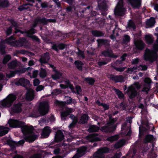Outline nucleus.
Returning <instances> with one entry per match:
<instances>
[{
    "mask_svg": "<svg viewBox=\"0 0 158 158\" xmlns=\"http://www.w3.org/2000/svg\"><path fill=\"white\" fill-rule=\"evenodd\" d=\"M122 155V153L120 152L118 153H116L111 158H120Z\"/></svg>",
    "mask_w": 158,
    "mask_h": 158,
    "instance_id": "63",
    "label": "nucleus"
},
{
    "mask_svg": "<svg viewBox=\"0 0 158 158\" xmlns=\"http://www.w3.org/2000/svg\"><path fill=\"white\" fill-rule=\"evenodd\" d=\"M9 5V3L8 0H0V7L7 8Z\"/></svg>",
    "mask_w": 158,
    "mask_h": 158,
    "instance_id": "36",
    "label": "nucleus"
},
{
    "mask_svg": "<svg viewBox=\"0 0 158 158\" xmlns=\"http://www.w3.org/2000/svg\"><path fill=\"white\" fill-rule=\"evenodd\" d=\"M84 80L91 85H93L95 82V80L92 77H86Z\"/></svg>",
    "mask_w": 158,
    "mask_h": 158,
    "instance_id": "46",
    "label": "nucleus"
},
{
    "mask_svg": "<svg viewBox=\"0 0 158 158\" xmlns=\"http://www.w3.org/2000/svg\"><path fill=\"white\" fill-rule=\"evenodd\" d=\"M86 150V148L84 146L80 147L77 150V153L72 158H79L85 154Z\"/></svg>",
    "mask_w": 158,
    "mask_h": 158,
    "instance_id": "16",
    "label": "nucleus"
},
{
    "mask_svg": "<svg viewBox=\"0 0 158 158\" xmlns=\"http://www.w3.org/2000/svg\"><path fill=\"white\" fill-rule=\"evenodd\" d=\"M110 149L106 147L99 148L94 155L93 158H105L104 153L109 152Z\"/></svg>",
    "mask_w": 158,
    "mask_h": 158,
    "instance_id": "8",
    "label": "nucleus"
},
{
    "mask_svg": "<svg viewBox=\"0 0 158 158\" xmlns=\"http://www.w3.org/2000/svg\"><path fill=\"white\" fill-rule=\"evenodd\" d=\"M119 136L118 135H114L108 137L107 139V140L110 142H113L117 140Z\"/></svg>",
    "mask_w": 158,
    "mask_h": 158,
    "instance_id": "45",
    "label": "nucleus"
},
{
    "mask_svg": "<svg viewBox=\"0 0 158 158\" xmlns=\"http://www.w3.org/2000/svg\"><path fill=\"white\" fill-rule=\"evenodd\" d=\"M125 141L123 139L120 140L117 142L114 145V148L116 149L120 148L124 145Z\"/></svg>",
    "mask_w": 158,
    "mask_h": 158,
    "instance_id": "34",
    "label": "nucleus"
},
{
    "mask_svg": "<svg viewBox=\"0 0 158 158\" xmlns=\"http://www.w3.org/2000/svg\"><path fill=\"white\" fill-rule=\"evenodd\" d=\"M8 21L11 24V26L13 27H18V24L17 22L15 20L13 19H9Z\"/></svg>",
    "mask_w": 158,
    "mask_h": 158,
    "instance_id": "50",
    "label": "nucleus"
},
{
    "mask_svg": "<svg viewBox=\"0 0 158 158\" xmlns=\"http://www.w3.org/2000/svg\"><path fill=\"white\" fill-rule=\"evenodd\" d=\"M41 154L39 153H36L31 155L30 156L29 158H41Z\"/></svg>",
    "mask_w": 158,
    "mask_h": 158,
    "instance_id": "58",
    "label": "nucleus"
},
{
    "mask_svg": "<svg viewBox=\"0 0 158 158\" xmlns=\"http://www.w3.org/2000/svg\"><path fill=\"white\" fill-rule=\"evenodd\" d=\"M39 75L40 77L42 78H45L47 76V73L45 69L41 68L40 72Z\"/></svg>",
    "mask_w": 158,
    "mask_h": 158,
    "instance_id": "43",
    "label": "nucleus"
},
{
    "mask_svg": "<svg viewBox=\"0 0 158 158\" xmlns=\"http://www.w3.org/2000/svg\"><path fill=\"white\" fill-rule=\"evenodd\" d=\"M98 7L99 9L101 10V13L103 16H106L107 14L106 4L105 1L103 0H98Z\"/></svg>",
    "mask_w": 158,
    "mask_h": 158,
    "instance_id": "11",
    "label": "nucleus"
},
{
    "mask_svg": "<svg viewBox=\"0 0 158 158\" xmlns=\"http://www.w3.org/2000/svg\"><path fill=\"white\" fill-rule=\"evenodd\" d=\"M115 120L114 118L110 119V121L107 123L104 126L101 127V131L103 132L106 133H112L116 129L117 125H113L115 122Z\"/></svg>",
    "mask_w": 158,
    "mask_h": 158,
    "instance_id": "5",
    "label": "nucleus"
},
{
    "mask_svg": "<svg viewBox=\"0 0 158 158\" xmlns=\"http://www.w3.org/2000/svg\"><path fill=\"white\" fill-rule=\"evenodd\" d=\"M92 35L95 37H102L104 35V33L102 31L93 30L91 31Z\"/></svg>",
    "mask_w": 158,
    "mask_h": 158,
    "instance_id": "30",
    "label": "nucleus"
},
{
    "mask_svg": "<svg viewBox=\"0 0 158 158\" xmlns=\"http://www.w3.org/2000/svg\"><path fill=\"white\" fill-rule=\"evenodd\" d=\"M18 65V61L16 60H12L8 64V68L11 69H15Z\"/></svg>",
    "mask_w": 158,
    "mask_h": 158,
    "instance_id": "29",
    "label": "nucleus"
},
{
    "mask_svg": "<svg viewBox=\"0 0 158 158\" xmlns=\"http://www.w3.org/2000/svg\"><path fill=\"white\" fill-rule=\"evenodd\" d=\"M102 54L104 57H108L115 59L117 57V56L114 55L112 50L110 48L106 49L102 52Z\"/></svg>",
    "mask_w": 158,
    "mask_h": 158,
    "instance_id": "15",
    "label": "nucleus"
},
{
    "mask_svg": "<svg viewBox=\"0 0 158 158\" xmlns=\"http://www.w3.org/2000/svg\"><path fill=\"white\" fill-rule=\"evenodd\" d=\"M56 22V20L55 19H47L44 17L42 18H39L36 19L31 27H33L34 28L36 27L39 23L43 24L44 25H47L48 22L55 23Z\"/></svg>",
    "mask_w": 158,
    "mask_h": 158,
    "instance_id": "7",
    "label": "nucleus"
},
{
    "mask_svg": "<svg viewBox=\"0 0 158 158\" xmlns=\"http://www.w3.org/2000/svg\"><path fill=\"white\" fill-rule=\"evenodd\" d=\"M132 7L139 9L141 5V0H127Z\"/></svg>",
    "mask_w": 158,
    "mask_h": 158,
    "instance_id": "19",
    "label": "nucleus"
},
{
    "mask_svg": "<svg viewBox=\"0 0 158 158\" xmlns=\"http://www.w3.org/2000/svg\"><path fill=\"white\" fill-rule=\"evenodd\" d=\"M3 41V40H2L0 43V52L2 54H4L6 53L5 51L6 46L4 44L6 43V42Z\"/></svg>",
    "mask_w": 158,
    "mask_h": 158,
    "instance_id": "35",
    "label": "nucleus"
},
{
    "mask_svg": "<svg viewBox=\"0 0 158 158\" xmlns=\"http://www.w3.org/2000/svg\"><path fill=\"white\" fill-rule=\"evenodd\" d=\"M67 45L62 43H61L58 44L59 49L63 50L67 47Z\"/></svg>",
    "mask_w": 158,
    "mask_h": 158,
    "instance_id": "55",
    "label": "nucleus"
},
{
    "mask_svg": "<svg viewBox=\"0 0 158 158\" xmlns=\"http://www.w3.org/2000/svg\"><path fill=\"white\" fill-rule=\"evenodd\" d=\"M49 106L48 102L46 101L41 102L40 103L38 111L40 114L39 115L38 113L35 114H32L31 117H33L37 118L40 116H43L46 114L48 112Z\"/></svg>",
    "mask_w": 158,
    "mask_h": 158,
    "instance_id": "4",
    "label": "nucleus"
},
{
    "mask_svg": "<svg viewBox=\"0 0 158 158\" xmlns=\"http://www.w3.org/2000/svg\"><path fill=\"white\" fill-rule=\"evenodd\" d=\"M23 103L21 102H19L17 103L14 104L11 108V111L14 113H19L22 110Z\"/></svg>",
    "mask_w": 158,
    "mask_h": 158,
    "instance_id": "13",
    "label": "nucleus"
},
{
    "mask_svg": "<svg viewBox=\"0 0 158 158\" xmlns=\"http://www.w3.org/2000/svg\"><path fill=\"white\" fill-rule=\"evenodd\" d=\"M15 39L13 35L3 40V42H6V43L14 47H21L23 46L26 43V40L24 38H22L19 40L12 41Z\"/></svg>",
    "mask_w": 158,
    "mask_h": 158,
    "instance_id": "3",
    "label": "nucleus"
},
{
    "mask_svg": "<svg viewBox=\"0 0 158 158\" xmlns=\"http://www.w3.org/2000/svg\"><path fill=\"white\" fill-rule=\"evenodd\" d=\"M100 129V128L96 125H92L90 126L88 130L89 132H98Z\"/></svg>",
    "mask_w": 158,
    "mask_h": 158,
    "instance_id": "31",
    "label": "nucleus"
},
{
    "mask_svg": "<svg viewBox=\"0 0 158 158\" xmlns=\"http://www.w3.org/2000/svg\"><path fill=\"white\" fill-rule=\"evenodd\" d=\"M158 52V44H155L153 46V50H150L147 48L143 55L144 60L146 61H149L152 63L156 61L158 58L157 52Z\"/></svg>",
    "mask_w": 158,
    "mask_h": 158,
    "instance_id": "2",
    "label": "nucleus"
},
{
    "mask_svg": "<svg viewBox=\"0 0 158 158\" xmlns=\"http://www.w3.org/2000/svg\"><path fill=\"white\" fill-rule=\"evenodd\" d=\"M34 98V94L33 91L29 89L27 90L26 94V99L28 101H32Z\"/></svg>",
    "mask_w": 158,
    "mask_h": 158,
    "instance_id": "27",
    "label": "nucleus"
},
{
    "mask_svg": "<svg viewBox=\"0 0 158 158\" xmlns=\"http://www.w3.org/2000/svg\"><path fill=\"white\" fill-rule=\"evenodd\" d=\"M96 103L99 106H102L104 108L105 110H108L109 109V106L105 103L101 102L99 100H97L96 102Z\"/></svg>",
    "mask_w": 158,
    "mask_h": 158,
    "instance_id": "41",
    "label": "nucleus"
},
{
    "mask_svg": "<svg viewBox=\"0 0 158 158\" xmlns=\"http://www.w3.org/2000/svg\"><path fill=\"white\" fill-rule=\"evenodd\" d=\"M50 59L49 52H46L41 56L39 61L41 64H46L48 63Z\"/></svg>",
    "mask_w": 158,
    "mask_h": 158,
    "instance_id": "14",
    "label": "nucleus"
},
{
    "mask_svg": "<svg viewBox=\"0 0 158 158\" xmlns=\"http://www.w3.org/2000/svg\"><path fill=\"white\" fill-rule=\"evenodd\" d=\"M124 12V10L123 7H117L114 10V13L116 15L123 16Z\"/></svg>",
    "mask_w": 158,
    "mask_h": 158,
    "instance_id": "26",
    "label": "nucleus"
},
{
    "mask_svg": "<svg viewBox=\"0 0 158 158\" xmlns=\"http://www.w3.org/2000/svg\"><path fill=\"white\" fill-rule=\"evenodd\" d=\"M11 56L10 55H6L4 56L2 60V63L4 64H6L11 59Z\"/></svg>",
    "mask_w": 158,
    "mask_h": 158,
    "instance_id": "49",
    "label": "nucleus"
},
{
    "mask_svg": "<svg viewBox=\"0 0 158 158\" xmlns=\"http://www.w3.org/2000/svg\"><path fill=\"white\" fill-rule=\"evenodd\" d=\"M155 139L153 135L151 134L146 135L143 139V142L144 143H152Z\"/></svg>",
    "mask_w": 158,
    "mask_h": 158,
    "instance_id": "20",
    "label": "nucleus"
},
{
    "mask_svg": "<svg viewBox=\"0 0 158 158\" xmlns=\"http://www.w3.org/2000/svg\"><path fill=\"white\" fill-rule=\"evenodd\" d=\"M98 134H93L88 135L87 136V139L90 142H97L101 140V139L97 137Z\"/></svg>",
    "mask_w": 158,
    "mask_h": 158,
    "instance_id": "24",
    "label": "nucleus"
},
{
    "mask_svg": "<svg viewBox=\"0 0 158 158\" xmlns=\"http://www.w3.org/2000/svg\"><path fill=\"white\" fill-rule=\"evenodd\" d=\"M130 92V94L129 97L131 99L134 98L136 96L138 93L136 90L135 89H133L132 87H130L128 88L127 91V94Z\"/></svg>",
    "mask_w": 158,
    "mask_h": 158,
    "instance_id": "23",
    "label": "nucleus"
},
{
    "mask_svg": "<svg viewBox=\"0 0 158 158\" xmlns=\"http://www.w3.org/2000/svg\"><path fill=\"white\" fill-rule=\"evenodd\" d=\"M26 71V69L25 68H22L18 69H15V72L16 74H21L24 73Z\"/></svg>",
    "mask_w": 158,
    "mask_h": 158,
    "instance_id": "53",
    "label": "nucleus"
},
{
    "mask_svg": "<svg viewBox=\"0 0 158 158\" xmlns=\"http://www.w3.org/2000/svg\"><path fill=\"white\" fill-rule=\"evenodd\" d=\"M8 123L11 127L21 128L23 134L24 139L26 142L32 143L38 137V134L35 133L33 131L34 128L33 127L25 125L24 122L18 120L10 119L8 121Z\"/></svg>",
    "mask_w": 158,
    "mask_h": 158,
    "instance_id": "1",
    "label": "nucleus"
},
{
    "mask_svg": "<svg viewBox=\"0 0 158 158\" xmlns=\"http://www.w3.org/2000/svg\"><path fill=\"white\" fill-rule=\"evenodd\" d=\"M107 64V62L104 60V61H99L98 62V65L100 66L104 65H105Z\"/></svg>",
    "mask_w": 158,
    "mask_h": 158,
    "instance_id": "64",
    "label": "nucleus"
},
{
    "mask_svg": "<svg viewBox=\"0 0 158 158\" xmlns=\"http://www.w3.org/2000/svg\"><path fill=\"white\" fill-rule=\"evenodd\" d=\"M97 41L98 43V46L99 47H101L103 45L107 46L109 44V42L106 39H98Z\"/></svg>",
    "mask_w": 158,
    "mask_h": 158,
    "instance_id": "28",
    "label": "nucleus"
},
{
    "mask_svg": "<svg viewBox=\"0 0 158 158\" xmlns=\"http://www.w3.org/2000/svg\"><path fill=\"white\" fill-rule=\"evenodd\" d=\"M130 37L129 35H125L123 39L122 43L123 44H127L130 42Z\"/></svg>",
    "mask_w": 158,
    "mask_h": 158,
    "instance_id": "42",
    "label": "nucleus"
},
{
    "mask_svg": "<svg viewBox=\"0 0 158 158\" xmlns=\"http://www.w3.org/2000/svg\"><path fill=\"white\" fill-rule=\"evenodd\" d=\"M92 7H91L90 6H87L86 7L84 8L82 10H81V12L82 13H84L85 11H86L87 10H88L89 11H90V10H91V8H92Z\"/></svg>",
    "mask_w": 158,
    "mask_h": 158,
    "instance_id": "62",
    "label": "nucleus"
},
{
    "mask_svg": "<svg viewBox=\"0 0 158 158\" xmlns=\"http://www.w3.org/2000/svg\"><path fill=\"white\" fill-rule=\"evenodd\" d=\"M61 93V91L59 89H56L54 90L52 93V94L55 95H57V94H60Z\"/></svg>",
    "mask_w": 158,
    "mask_h": 158,
    "instance_id": "60",
    "label": "nucleus"
},
{
    "mask_svg": "<svg viewBox=\"0 0 158 158\" xmlns=\"http://www.w3.org/2000/svg\"><path fill=\"white\" fill-rule=\"evenodd\" d=\"M89 118L88 115L86 114H83L81 117L78 123L81 124H85L87 123Z\"/></svg>",
    "mask_w": 158,
    "mask_h": 158,
    "instance_id": "25",
    "label": "nucleus"
},
{
    "mask_svg": "<svg viewBox=\"0 0 158 158\" xmlns=\"http://www.w3.org/2000/svg\"><path fill=\"white\" fill-rule=\"evenodd\" d=\"M29 38L31 39L33 41H35L37 42H40V40L38 37L37 36L35 35H33L32 36H29Z\"/></svg>",
    "mask_w": 158,
    "mask_h": 158,
    "instance_id": "56",
    "label": "nucleus"
},
{
    "mask_svg": "<svg viewBox=\"0 0 158 158\" xmlns=\"http://www.w3.org/2000/svg\"><path fill=\"white\" fill-rule=\"evenodd\" d=\"M72 112V109L71 108H68L65 111L60 112V116L62 120L66 119L68 116Z\"/></svg>",
    "mask_w": 158,
    "mask_h": 158,
    "instance_id": "21",
    "label": "nucleus"
},
{
    "mask_svg": "<svg viewBox=\"0 0 158 158\" xmlns=\"http://www.w3.org/2000/svg\"><path fill=\"white\" fill-rule=\"evenodd\" d=\"M64 138V136L62 131L58 130L56 132L54 137V140L56 142H59L62 141Z\"/></svg>",
    "mask_w": 158,
    "mask_h": 158,
    "instance_id": "17",
    "label": "nucleus"
},
{
    "mask_svg": "<svg viewBox=\"0 0 158 158\" xmlns=\"http://www.w3.org/2000/svg\"><path fill=\"white\" fill-rule=\"evenodd\" d=\"M2 130L4 133L3 135H6L7 134L9 131V128H5L3 126H0V131Z\"/></svg>",
    "mask_w": 158,
    "mask_h": 158,
    "instance_id": "54",
    "label": "nucleus"
},
{
    "mask_svg": "<svg viewBox=\"0 0 158 158\" xmlns=\"http://www.w3.org/2000/svg\"><path fill=\"white\" fill-rule=\"evenodd\" d=\"M75 88L76 90V93L78 94H80V93L82 91L81 88V87L78 85L76 86Z\"/></svg>",
    "mask_w": 158,
    "mask_h": 158,
    "instance_id": "59",
    "label": "nucleus"
},
{
    "mask_svg": "<svg viewBox=\"0 0 158 158\" xmlns=\"http://www.w3.org/2000/svg\"><path fill=\"white\" fill-rule=\"evenodd\" d=\"M127 26L129 28H132L133 29L136 28V26L134 22L131 19L127 23Z\"/></svg>",
    "mask_w": 158,
    "mask_h": 158,
    "instance_id": "47",
    "label": "nucleus"
},
{
    "mask_svg": "<svg viewBox=\"0 0 158 158\" xmlns=\"http://www.w3.org/2000/svg\"><path fill=\"white\" fill-rule=\"evenodd\" d=\"M54 74L52 75V77L54 80H56L57 79L60 78L62 75V73L60 72L58 70Z\"/></svg>",
    "mask_w": 158,
    "mask_h": 158,
    "instance_id": "38",
    "label": "nucleus"
},
{
    "mask_svg": "<svg viewBox=\"0 0 158 158\" xmlns=\"http://www.w3.org/2000/svg\"><path fill=\"white\" fill-rule=\"evenodd\" d=\"M41 6L43 8H47L48 7V3L46 2H42L41 3Z\"/></svg>",
    "mask_w": 158,
    "mask_h": 158,
    "instance_id": "61",
    "label": "nucleus"
},
{
    "mask_svg": "<svg viewBox=\"0 0 158 158\" xmlns=\"http://www.w3.org/2000/svg\"><path fill=\"white\" fill-rule=\"evenodd\" d=\"M113 90L115 91L116 94L118 96V98L121 99H124V95L122 92L118 89L114 88Z\"/></svg>",
    "mask_w": 158,
    "mask_h": 158,
    "instance_id": "37",
    "label": "nucleus"
},
{
    "mask_svg": "<svg viewBox=\"0 0 158 158\" xmlns=\"http://www.w3.org/2000/svg\"><path fill=\"white\" fill-rule=\"evenodd\" d=\"M26 32L27 36L29 38V36H32L33 34L36 32V30L33 27H31L29 30H27Z\"/></svg>",
    "mask_w": 158,
    "mask_h": 158,
    "instance_id": "39",
    "label": "nucleus"
},
{
    "mask_svg": "<svg viewBox=\"0 0 158 158\" xmlns=\"http://www.w3.org/2000/svg\"><path fill=\"white\" fill-rule=\"evenodd\" d=\"M74 64L76 66L77 68L80 71H82L83 69V65L84 64L83 62L79 60H75Z\"/></svg>",
    "mask_w": 158,
    "mask_h": 158,
    "instance_id": "32",
    "label": "nucleus"
},
{
    "mask_svg": "<svg viewBox=\"0 0 158 158\" xmlns=\"http://www.w3.org/2000/svg\"><path fill=\"white\" fill-rule=\"evenodd\" d=\"M15 84L17 86H22L26 87L30 84V82L29 80L24 78L16 79L14 81Z\"/></svg>",
    "mask_w": 158,
    "mask_h": 158,
    "instance_id": "9",
    "label": "nucleus"
},
{
    "mask_svg": "<svg viewBox=\"0 0 158 158\" xmlns=\"http://www.w3.org/2000/svg\"><path fill=\"white\" fill-rule=\"evenodd\" d=\"M111 66L112 68L116 70L117 71L121 72L124 71L125 69L126 68V67H117L115 66H114V65H113V64H111Z\"/></svg>",
    "mask_w": 158,
    "mask_h": 158,
    "instance_id": "48",
    "label": "nucleus"
},
{
    "mask_svg": "<svg viewBox=\"0 0 158 158\" xmlns=\"http://www.w3.org/2000/svg\"><path fill=\"white\" fill-rule=\"evenodd\" d=\"M122 58L121 60H117L114 63H111V64H113V65L116 66L118 64H122V61H123L124 60H125V59H124L122 57Z\"/></svg>",
    "mask_w": 158,
    "mask_h": 158,
    "instance_id": "57",
    "label": "nucleus"
},
{
    "mask_svg": "<svg viewBox=\"0 0 158 158\" xmlns=\"http://www.w3.org/2000/svg\"><path fill=\"white\" fill-rule=\"evenodd\" d=\"M78 51L76 52L77 55L79 57H81L82 59L85 58V56L83 51L81 50L79 48H77Z\"/></svg>",
    "mask_w": 158,
    "mask_h": 158,
    "instance_id": "40",
    "label": "nucleus"
},
{
    "mask_svg": "<svg viewBox=\"0 0 158 158\" xmlns=\"http://www.w3.org/2000/svg\"><path fill=\"white\" fill-rule=\"evenodd\" d=\"M16 98L17 97L15 95L13 94H10L8 96L6 99L2 102V105L4 107H10Z\"/></svg>",
    "mask_w": 158,
    "mask_h": 158,
    "instance_id": "6",
    "label": "nucleus"
},
{
    "mask_svg": "<svg viewBox=\"0 0 158 158\" xmlns=\"http://www.w3.org/2000/svg\"><path fill=\"white\" fill-rule=\"evenodd\" d=\"M24 142L25 141L23 139L21 140L18 142H15L10 139H8L7 141V144L10 146L11 148L13 150H15L16 146L23 145Z\"/></svg>",
    "mask_w": 158,
    "mask_h": 158,
    "instance_id": "10",
    "label": "nucleus"
},
{
    "mask_svg": "<svg viewBox=\"0 0 158 158\" xmlns=\"http://www.w3.org/2000/svg\"><path fill=\"white\" fill-rule=\"evenodd\" d=\"M155 19L153 17H151L147 21L146 24L149 26H152L155 24Z\"/></svg>",
    "mask_w": 158,
    "mask_h": 158,
    "instance_id": "44",
    "label": "nucleus"
},
{
    "mask_svg": "<svg viewBox=\"0 0 158 158\" xmlns=\"http://www.w3.org/2000/svg\"><path fill=\"white\" fill-rule=\"evenodd\" d=\"M109 78L115 83L122 82L123 81L124 79V77L122 75L114 76L113 74L110 75Z\"/></svg>",
    "mask_w": 158,
    "mask_h": 158,
    "instance_id": "18",
    "label": "nucleus"
},
{
    "mask_svg": "<svg viewBox=\"0 0 158 158\" xmlns=\"http://www.w3.org/2000/svg\"><path fill=\"white\" fill-rule=\"evenodd\" d=\"M135 49L137 51H141L144 48L145 44L141 40H135L134 41Z\"/></svg>",
    "mask_w": 158,
    "mask_h": 158,
    "instance_id": "12",
    "label": "nucleus"
},
{
    "mask_svg": "<svg viewBox=\"0 0 158 158\" xmlns=\"http://www.w3.org/2000/svg\"><path fill=\"white\" fill-rule=\"evenodd\" d=\"M145 39L146 43L148 44H151L153 43V37L151 35H146Z\"/></svg>",
    "mask_w": 158,
    "mask_h": 158,
    "instance_id": "33",
    "label": "nucleus"
},
{
    "mask_svg": "<svg viewBox=\"0 0 158 158\" xmlns=\"http://www.w3.org/2000/svg\"><path fill=\"white\" fill-rule=\"evenodd\" d=\"M12 28L13 27L10 26L7 28L6 30V34L7 36H9L12 34Z\"/></svg>",
    "mask_w": 158,
    "mask_h": 158,
    "instance_id": "51",
    "label": "nucleus"
},
{
    "mask_svg": "<svg viewBox=\"0 0 158 158\" xmlns=\"http://www.w3.org/2000/svg\"><path fill=\"white\" fill-rule=\"evenodd\" d=\"M66 101L65 102V103L68 104H71L72 102H73L72 98L70 97H65Z\"/></svg>",
    "mask_w": 158,
    "mask_h": 158,
    "instance_id": "52",
    "label": "nucleus"
},
{
    "mask_svg": "<svg viewBox=\"0 0 158 158\" xmlns=\"http://www.w3.org/2000/svg\"><path fill=\"white\" fill-rule=\"evenodd\" d=\"M51 131L50 127L48 126L45 127L43 129L41 133V136L44 138H48Z\"/></svg>",
    "mask_w": 158,
    "mask_h": 158,
    "instance_id": "22",
    "label": "nucleus"
}]
</instances>
